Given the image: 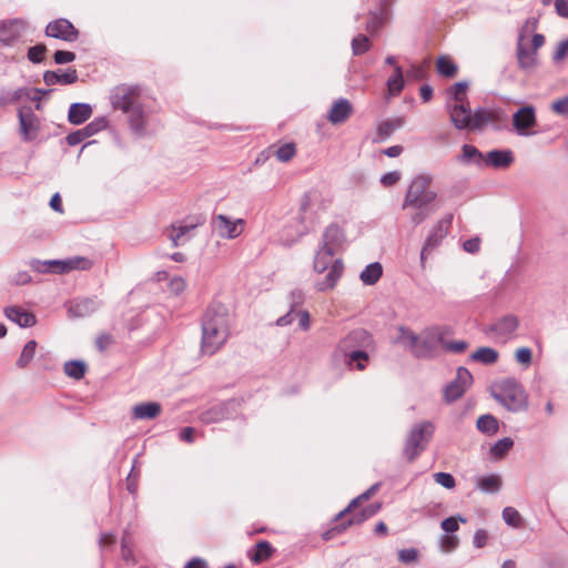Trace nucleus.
<instances>
[{"instance_id": "12", "label": "nucleus", "mask_w": 568, "mask_h": 568, "mask_svg": "<svg viewBox=\"0 0 568 568\" xmlns=\"http://www.w3.org/2000/svg\"><path fill=\"white\" fill-rule=\"evenodd\" d=\"M473 376L465 367H459L456 378L448 383L444 388V398L447 403H453L460 398L466 389L470 386Z\"/></svg>"}, {"instance_id": "16", "label": "nucleus", "mask_w": 568, "mask_h": 568, "mask_svg": "<svg viewBox=\"0 0 568 568\" xmlns=\"http://www.w3.org/2000/svg\"><path fill=\"white\" fill-rule=\"evenodd\" d=\"M27 23L21 19L0 21V44L12 47L26 32Z\"/></svg>"}, {"instance_id": "44", "label": "nucleus", "mask_w": 568, "mask_h": 568, "mask_svg": "<svg viewBox=\"0 0 568 568\" xmlns=\"http://www.w3.org/2000/svg\"><path fill=\"white\" fill-rule=\"evenodd\" d=\"M345 358L348 367L364 371L369 359L368 351H352V354L346 355Z\"/></svg>"}, {"instance_id": "29", "label": "nucleus", "mask_w": 568, "mask_h": 568, "mask_svg": "<svg viewBox=\"0 0 568 568\" xmlns=\"http://www.w3.org/2000/svg\"><path fill=\"white\" fill-rule=\"evenodd\" d=\"M93 263L91 260L84 256H72L65 260H58V268L55 274L69 273L73 270L88 271L92 267Z\"/></svg>"}, {"instance_id": "5", "label": "nucleus", "mask_w": 568, "mask_h": 568, "mask_svg": "<svg viewBox=\"0 0 568 568\" xmlns=\"http://www.w3.org/2000/svg\"><path fill=\"white\" fill-rule=\"evenodd\" d=\"M435 426L429 420L415 424L406 438L403 454L408 462L415 460L426 448L434 434Z\"/></svg>"}, {"instance_id": "48", "label": "nucleus", "mask_w": 568, "mask_h": 568, "mask_svg": "<svg viewBox=\"0 0 568 568\" xmlns=\"http://www.w3.org/2000/svg\"><path fill=\"white\" fill-rule=\"evenodd\" d=\"M514 440L510 437H504L497 440L489 449L490 455L495 458H503L513 448Z\"/></svg>"}, {"instance_id": "56", "label": "nucleus", "mask_w": 568, "mask_h": 568, "mask_svg": "<svg viewBox=\"0 0 568 568\" xmlns=\"http://www.w3.org/2000/svg\"><path fill=\"white\" fill-rule=\"evenodd\" d=\"M459 545V538L455 535H442L439 537V546L444 552L454 551Z\"/></svg>"}, {"instance_id": "38", "label": "nucleus", "mask_w": 568, "mask_h": 568, "mask_svg": "<svg viewBox=\"0 0 568 568\" xmlns=\"http://www.w3.org/2000/svg\"><path fill=\"white\" fill-rule=\"evenodd\" d=\"M398 336L395 339V343H398L403 345L405 348H407L412 355H414V349L416 347V344L418 342V334L413 332L410 328L406 326H399L397 328Z\"/></svg>"}, {"instance_id": "6", "label": "nucleus", "mask_w": 568, "mask_h": 568, "mask_svg": "<svg viewBox=\"0 0 568 568\" xmlns=\"http://www.w3.org/2000/svg\"><path fill=\"white\" fill-rule=\"evenodd\" d=\"M447 329L443 326H430L418 334V342L414 349V357L432 359L436 357L439 346L443 347Z\"/></svg>"}, {"instance_id": "24", "label": "nucleus", "mask_w": 568, "mask_h": 568, "mask_svg": "<svg viewBox=\"0 0 568 568\" xmlns=\"http://www.w3.org/2000/svg\"><path fill=\"white\" fill-rule=\"evenodd\" d=\"M78 72L73 68H69L65 71L62 70H48L43 73V81L48 87L55 85V84H62V85H69L73 84L78 81Z\"/></svg>"}, {"instance_id": "59", "label": "nucleus", "mask_w": 568, "mask_h": 568, "mask_svg": "<svg viewBox=\"0 0 568 568\" xmlns=\"http://www.w3.org/2000/svg\"><path fill=\"white\" fill-rule=\"evenodd\" d=\"M458 521L466 523V519L462 516H458L457 518L448 517L442 521L440 527L445 532L453 534V532L457 531L459 528Z\"/></svg>"}, {"instance_id": "33", "label": "nucleus", "mask_w": 568, "mask_h": 568, "mask_svg": "<svg viewBox=\"0 0 568 568\" xmlns=\"http://www.w3.org/2000/svg\"><path fill=\"white\" fill-rule=\"evenodd\" d=\"M135 419H153L161 413V405L156 402H146L138 404L132 409Z\"/></svg>"}, {"instance_id": "8", "label": "nucleus", "mask_w": 568, "mask_h": 568, "mask_svg": "<svg viewBox=\"0 0 568 568\" xmlns=\"http://www.w3.org/2000/svg\"><path fill=\"white\" fill-rule=\"evenodd\" d=\"M374 348L372 334L364 328L351 331L337 345V351L344 356L352 354V351H369Z\"/></svg>"}, {"instance_id": "35", "label": "nucleus", "mask_w": 568, "mask_h": 568, "mask_svg": "<svg viewBox=\"0 0 568 568\" xmlns=\"http://www.w3.org/2000/svg\"><path fill=\"white\" fill-rule=\"evenodd\" d=\"M495 119L496 115L493 111L485 108H477L474 113H471V123L468 129L481 130L488 123L494 122Z\"/></svg>"}, {"instance_id": "55", "label": "nucleus", "mask_w": 568, "mask_h": 568, "mask_svg": "<svg viewBox=\"0 0 568 568\" xmlns=\"http://www.w3.org/2000/svg\"><path fill=\"white\" fill-rule=\"evenodd\" d=\"M369 50V39L359 34L352 40V51L354 55H362Z\"/></svg>"}, {"instance_id": "21", "label": "nucleus", "mask_w": 568, "mask_h": 568, "mask_svg": "<svg viewBox=\"0 0 568 568\" xmlns=\"http://www.w3.org/2000/svg\"><path fill=\"white\" fill-rule=\"evenodd\" d=\"M343 272V261L341 258L334 260L333 264L324 272V277L315 282V288L318 292L333 290L342 277Z\"/></svg>"}, {"instance_id": "42", "label": "nucleus", "mask_w": 568, "mask_h": 568, "mask_svg": "<svg viewBox=\"0 0 568 568\" xmlns=\"http://www.w3.org/2000/svg\"><path fill=\"white\" fill-rule=\"evenodd\" d=\"M471 361L485 365L495 364L498 361V352L491 347H479L470 355Z\"/></svg>"}, {"instance_id": "39", "label": "nucleus", "mask_w": 568, "mask_h": 568, "mask_svg": "<svg viewBox=\"0 0 568 568\" xmlns=\"http://www.w3.org/2000/svg\"><path fill=\"white\" fill-rule=\"evenodd\" d=\"M383 275L382 264L378 262H373L365 266V268L359 274V280L365 285H374L378 282V280Z\"/></svg>"}, {"instance_id": "10", "label": "nucleus", "mask_w": 568, "mask_h": 568, "mask_svg": "<svg viewBox=\"0 0 568 568\" xmlns=\"http://www.w3.org/2000/svg\"><path fill=\"white\" fill-rule=\"evenodd\" d=\"M141 88L139 85L122 84L114 89L111 95V102L115 110L123 113L141 103Z\"/></svg>"}, {"instance_id": "53", "label": "nucleus", "mask_w": 568, "mask_h": 568, "mask_svg": "<svg viewBox=\"0 0 568 568\" xmlns=\"http://www.w3.org/2000/svg\"><path fill=\"white\" fill-rule=\"evenodd\" d=\"M30 266L33 271L38 273H53L55 274V268H58V260H49V261H40L32 260L30 262Z\"/></svg>"}, {"instance_id": "1", "label": "nucleus", "mask_w": 568, "mask_h": 568, "mask_svg": "<svg viewBox=\"0 0 568 568\" xmlns=\"http://www.w3.org/2000/svg\"><path fill=\"white\" fill-rule=\"evenodd\" d=\"M433 181L432 174L420 173L413 178L406 190L402 209L414 211L410 214V222L414 225L422 224L439 209L436 203L438 194L430 189Z\"/></svg>"}, {"instance_id": "11", "label": "nucleus", "mask_w": 568, "mask_h": 568, "mask_svg": "<svg viewBox=\"0 0 568 568\" xmlns=\"http://www.w3.org/2000/svg\"><path fill=\"white\" fill-rule=\"evenodd\" d=\"M211 225L220 237L232 240L242 234L244 221L242 219H230L224 214H217L212 217Z\"/></svg>"}, {"instance_id": "47", "label": "nucleus", "mask_w": 568, "mask_h": 568, "mask_svg": "<svg viewBox=\"0 0 568 568\" xmlns=\"http://www.w3.org/2000/svg\"><path fill=\"white\" fill-rule=\"evenodd\" d=\"M273 548L266 540H261L256 544L254 554L251 555V560L255 564H260L271 557Z\"/></svg>"}, {"instance_id": "13", "label": "nucleus", "mask_w": 568, "mask_h": 568, "mask_svg": "<svg viewBox=\"0 0 568 568\" xmlns=\"http://www.w3.org/2000/svg\"><path fill=\"white\" fill-rule=\"evenodd\" d=\"M536 124V109L532 105L521 106L513 114L514 129L520 136H530L535 134V132H531L530 129H532Z\"/></svg>"}, {"instance_id": "23", "label": "nucleus", "mask_w": 568, "mask_h": 568, "mask_svg": "<svg viewBox=\"0 0 568 568\" xmlns=\"http://www.w3.org/2000/svg\"><path fill=\"white\" fill-rule=\"evenodd\" d=\"M524 36L520 34L518 42H517V49H516V55L519 68L525 72H531L538 64V53L535 50L529 49L523 43Z\"/></svg>"}, {"instance_id": "43", "label": "nucleus", "mask_w": 568, "mask_h": 568, "mask_svg": "<svg viewBox=\"0 0 568 568\" xmlns=\"http://www.w3.org/2000/svg\"><path fill=\"white\" fill-rule=\"evenodd\" d=\"M467 89H468L467 81L456 82L447 90L448 101L452 102V100H453L454 103L468 102L467 93H466Z\"/></svg>"}, {"instance_id": "62", "label": "nucleus", "mask_w": 568, "mask_h": 568, "mask_svg": "<svg viewBox=\"0 0 568 568\" xmlns=\"http://www.w3.org/2000/svg\"><path fill=\"white\" fill-rule=\"evenodd\" d=\"M467 347H468V343L465 341L447 342L444 339V343H443V348L445 351L456 353V354L463 353Z\"/></svg>"}, {"instance_id": "26", "label": "nucleus", "mask_w": 568, "mask_h": 568, "mask_svg": "<svg viewBox=\"0 0 568 568\" xmlns=\"http://www.w3.org/2000/svg\"><path fill=\"white\" fill-rule=\"evenodd\" d=\"M345 242V234L343 230L337 224L328 225L322 236V245L323 247L333 251L334 253L343 245Z\"/></svg>"}, {"instance_id": "36", "label": "nucleus", "mask_w": 568, "mask_h": 568, "mask_svg": "<svg viewBox=\"0 0 568 568\" xmlns=\"http://www.w3.org/2000/svg\"><path fill=\"white\" fill-rule=\"evenodd\" d=\"M382 484L375 483L372 485L367 490L358 495L356 498H354L346 508L341 510L336 516L335 520H341L343 517H345L347 514L352 511V509L356 508L359 503L368 500L379 488Z\"/></svg>"}, {"instance_id": "50", "label": "nucleus", "mask_w": 568, "mask_h": 568, "mask_svg": "<svg viewBox=\"0 0 568 568\" xmlns=\"http://www.w3.org/2000/svg\"><path fill=\"white\" fill-rule=\"evenodd\" d=\"M457 64L448 57H439L437 60V71L440 75L453 78L457 73Z\"/></svg>"}, {"instance_id": "46", "label": "nucleus", "mask_w": 568, "mask_h": 568, "mask_svg": "<svg viewBox=\"0 0 568 568\" xmlns=\"http://www.w3.org/2000/svg\"><path fill=\"white\" fill-rule=\"evenodd\" d=\"M64 374L74 379H81L87 372V364L83 361H69L63 367Z\"/></svg>"}, {"instance_id": "20", "label": "nucleus", "mask_w": 568, "mask_h": 568, "mask_svg": "<svg viewBox=\"0 0 568 568\" xmlns=\"http://www.w3.org/2000/svg\"><path fill=\"white\" fill-rule=\"evenodd\" d=\"M447 109L450 115V121L458 130H465L471 123V110L469 102L452 103L447 101Z\"/></svg>"}, {"instance_id": "40", "label": "nucleus", "mask_w": 568, "mask_h": 568, "mask_svg": "<svg viewBox=\"0 0 568 568\" xmlns=\"http://www.w3.org/2000/svg\"><path fill=\"white\" fill-rule=\"evenodd\" d=\"M335 254L333 251L321 246L314 257V271L318 274L324 273L333 264Z\"/></svg>"}, {"instance_id": "9", "label": "nucleus", "mask_w": 568, "mask_h": 568, "mask_svg": "<svg viewBox=\"0 0 568 568\" xmlns=\"http://www.w3.org/2000/svg\"><path fill=\"white\" fill-rule=\"evenodd\" d=\"M19 134L23 142L34 141L41 131V120L30 106L18 110Z\"/></svg>"}, {"instance_id": "52", "label": "nucleus", "mask_w": 568, "mask_h": 568, "mask_svg": "<svg viewBox=\"0 0 568 568\" xmlns=\"http://www.w3.org/2000/svg\"><path fill=\"white\" fill-rule=\"evenodd\" d=\"M108 119L104 116L95 118L90 123H88L84 128H82L83 133L87 138H90L100 131L106 129L108 126Z\"/></svg>"}, {"instance_id": "51", "label": "nucleus", "mask_w": 568, "mask_h": 568, "mask_svg": "<svg viewBox=\"0 0 568 568\" xmlns=\"http://www.w3.org/2000/svg\"><path fill=\"white\" fill-rule=\"evenodd\" d=\"M36 349H37V342L33 339L29 341L24 345L19 358L17 359V365L22 368L26 367L27 365H29L30 362L34 357Z\"/></svg>"}, {"instance_id": "34", "label": "nucleus", "mask_w": 568, "mask_h": 568, "mask_svg": "<svg viewBox=\"0 0 568 568\" xmlns=\"http://www.w3.org/2000/svg\"><path fill=\"white\" fill-rule=\"evenodd\" d=\"M22 98H29V89L18 88L10 90L8 88L0 89V109L19 102Z\"/></svg>"}, {"instance_id": "30", "label": "nucleus", "mask_w": 568, "mask_h": 568, "mask_svg": "<svg viewBox=\"0 0 568 568\" xmlns=\"http://www.w3.org/2000/svg\"><path fill=\"white\" fill-rule=\"evenodd\" d=\"M93 109L89 103H72L68 112V121L73 125H80L91 118Z\"/></svg>"}, {"instance_id": "54", "label": "nucleus", "mask_w": 568, "mask_h": 568, "mask_svg": "<svg viewBox=\"0 0 568 568\" xmlns=\"http://www.w3.org/2000/svg\"><path fill=\"white\" fill-rule=\"evenodd\" d=\"M503 519L504 521L514 528H518L521 526V516L517 509L514 507H505L503 509Z\"/></svg>"}, {"instance_id": "57", "label": "nucleus", "mask_w": 568, "mask_h": 568, "mask_svg": "<svg viewBox=\"0 0 568 568\" xmlns=\"http://www.w3.org/2000/svg\"><path fill=\"white\" fill-rule=\"evenodd\" d=\"M295 153L296 149L293 143H285L275 151L276 159L280 162H288Z\"/></svg>"}, {"instance_id": "17", "label": "nucleus", "mask_w": 568, "mask_h": 568, "mask_svg": "<svg viewBox=\"0 0 568 568\" xmlns=\"http://www.w3.org/2000/svg\"><path fill=\"white\" fill-rule=\"evenodd\" d=\"M45 34L67 42H73L79 38V31L67 19H57L47 24Z\"/></svg>"}, {"instance_id": "64", "label": "nucleus", "mask_w": 568, "mask_h": 568, "mask_svg": "<svg viewBox=\"0 0 568 568\" xmlns=\"http://www.w3.org/2000/svg\"><path fill=\"white\" fill-rule=\"evenodd\" d=\"M515 357L518 363L528 366L532 359V352L528 347H520L516 351Z\"/></svg>"}, {"instance_id": "28", "label": "nucleus", "mask_w": 568, "mask_h": 568, "mask_svg": "<svg viewBox=\"0 0 568 568\" xmlns=\"http://www.w3.org/2000/svg\"><path fill=\"white\" fill-rule=\"evenodd\" d=\"M6 317L16 323L19 327L27 328L32 327L37 323L36 315L27 312L20 306H9L4 310Z\"/></svg>"}, {"instance_id": "49", "label": "nucleus", "mask_w": 568, "mask_h": 568, "mask_svg": "<svg viewBox=\"0 0 568 568\" xmlns=\"http://www.w3.org/2000/svg\"><path fill=\"white\" fill-rule=\"evenodd\" d=\"M463 154H462V161L466 163H477L483 164L484 163V154L474 145L464 144L462 148Z\"/></svg>"}, {"instance_id": "22", "label": "nucleus", "mask_w": 568, "mask_h": 568, "mask_svg": "<svg viewBox=\"0 0 568 568\" xmlns=\"http://www.w3.org/2000/svg\"><path fill=\"white\" fill-rule=\"evenodd\" d=\"M381 508H382L381 503H373V504L368 505L367 507L363 508L362 510L353 514L348 519L336 525L332 530L342 532L353 525H361L368 518L376 515L381 510Z\"/></svg>"}, {"instance_id": "61", "label": "nucleus", "mask_w": 568, "mask_h": 568, "mask_svg": "<svg viewBox=\"0 0 568 568\" xmlns=\"http://www.w3.org/2000/svg\"><path fill=\"white\" fill-rule=\"evenodd\" d=\"M550 109L558 115H568V95L555 100Z\"/></svg>"}, {"instance_id": "7", "label": "nucleus", "mask_w": 568, "mask_h": 568, "mask_svg": "<svg viewBox=\"0 0 568 568\" xmlns=\"http://www.w3.org/2000/svg\"><path fill=\"white\" fill-rule=\"evenodd\" d=\"M518 326V317L514 314H507L497 318L494 323L485 326L483 332L494 342L507 343L515 336Z\"/></svg>"}, {"instance_id": "60", "label": "nucleus", "mask_w": 568, "mask_h": 568, "mask_svg": "<svg viewBox=\"0 0 568 568\" xmlns=\"http://www.w3.org/2000/svg\"><path fill=\"white\" fill-rule=\"evenodd\" d=\"M47 51V47L44 44H37L28 50V59L32 63H40L43 59V54Z\"/></svg>"}, {"instance_id": "3", "label": "nucleus", "mask_w": 568, "mask_h": 568, "mask_svg": "<svg viewBox=\"0 0 568 568\" xmlns=\"http://www.w3.org/2000/svg\"><path fill=\"white\" fill-rule=\"evenodd\" d=\"M491 397L510 413L526 412L529 407V395L523 384L514 377L495 383L490 388Z\"/></svg>"}, {"instance_id": "41", "label": "nucleus", "mask_w": 568, "mask_h": 568, "mask_svg": "<svg viewBox=\"0 0 568 568\" xmlns=\"http://www.w3.org/2000/svg\"><path fill=\"white\" fill-rule=\"evenodd\" d=\"M476 426L480 433L491 436L498 432L499 422L491 414H485L478 417Z\"/></svg>"}, {"instance_id": "4", "label": "nucleus", "mask_w": 568, "mask_h": 568, "mask_svg": "<svg viewBox=\"0 0 568 568\" xmlns=\"http://www.w3.org/2000/svg\"><path fill=\"white\" fill-rule=\"evenodd\" d=\"M320 197L321 194L316 191L308 192L302 197L297 220L285 226L280 234V243L283 246L291 247L308 232V226L305 223L306 213L313 203Z\"/></svg>"}, {"instance_id": "32", "label": "nucleus", "mask_w": 568, "mask_h": 568, "mask_svg": "<svg viewBox=\"0 0 568 568\" xmlns=\"http://www.w3.org/2000/svg\"><path fill=\"white\" fill-rule=\"evenodd\" d=\"M405 120L402 116L386 119L377 125V141H386L395 131L403 128Z\"/></svg>"}, {"instance_id": "18", "label": "nucleus", "mask_w": 568, "mask_h": 568, "mask_svg": "<svg viewBox=\"0 0 568 568\" xmlns=\"http://www.w3.org/2000/svg\"><path fill=\"white\" fill-rule=\"evenodd\" d=\"M452 222L453 214H446L430 227L428 236L424 243V251H433L440 245L443 240L448 234Z\"/></svg>"}, {"instance_id": "15", "label": "nucleus", "mask_w": 568, "mask_h": 568, "mask_svg": "<svg viewBox=\"0 0 568 568\" xmlns=\"http://www.w3.org/2000/svg\"><path fill=\"white\" fill-rule=\"evenodd\" d=\"M101 306L98 297H79L65 304L70 318H82L92 315Z\"/></svg>"}, {"instance_id": "45", "label": "nucleus", "mask_w": 568, "mask_h": 568, "mask_svg": "<svg viewBox=\"0 0 568 568\" xmlns=\"http://www.w3.org/2000/svg\"><path fill=\"white\" fill-rule=\"evenodd\" d=\"M387 88L392 95H397L404 88L403 70L399 65H395L393 74L387 80Z\"/></svg>"}, {"instance_id": "37", "label": "nucleus", "mask_w": 568, "mask_h": 568, "mask_svg": "<svg viewBox=\"0 0 568 568\" xmlns=\"http://www.w3.org/2000/svg\"><path fill=\"white\" fill-rule=\"evenodd\" d=\"M195 225L172 224L169 237L173 246H180L189 240V234L194 230Z\"/></svg>"}, {"instance_id": "25", "label": "nucleus", "mask_w": 568, "mask_h": 568, "mask_svg": "<svg viewBox=\"0 0 568 568\" xmlns=\"http://www.w3.org/2000/svg\"><path fill=\"white\" fill-rule=\"evenodd\" d=\"M514 162V153L509 149L491 150L484 156V164L494 169H506Z\"/></svg>"}, {"instance_id": "19", "label": "nucleus", "mask_w": 568, "mask_h": 568, "mask_svg": "<svg viewBox=\"0 0 568 568\" xmlns=\"http://www.w3.org/2000/svg\"><path fill=\"white\" fill-rule=\"evenodd\" d=\"M124 113L128 116V123L132 134L138 139L145 138L148 135V115L143 104L139 103Z\"/></svg>"}, {"instance_id": "63", "label": "nucleus", "mask_w": 568, "mask_h": 568, "mask_svg": "<svg viewBox=\"0 0 568 568\" xmlns=\"http://www.w3.org/2000/svg\"><path fill=\"white\" fill-rule=\"evenodd\" d=\"M57 64H65L75 60V53L71 51L58 50L53 55Z\"/></svg>"}, {"instance_id": "14", "label": "nucleus", "mask_w": 568, "mask_h": 568, "mask_svg": "<svg viewBox=\"0 0 568 568\" xmlns=\"http://www.w3.org/2000/svg\"><path fill=\"white\" fill-rule=\"evenodd\" d=\"M240 407L237 399L219 403L201 414V420L206 424L219 423L231 418Z\"/></svg>"}, {"instance_id": "27", "label": "nucleus", "mask_w": 568, "mask_h": 568, "mask_svg": "<svg viewBox=\"0 0 568 568\" xmlns=\"http://www.w3.org/2000/svg\"><path fill=\"white\" fill-rule=\"evenodd\" d=\"M353 106L347 99L341 98L335 101L327 113V119L332 124L345 122L352 114Z\"/></svg>"}, {"instance_id": "31", "label": "nucleus", "mask_w": 568, "mask_h": 568, "mask_svg": "<svg viewBox=\"0 0 568 568\" xmlns=\"http://www.w3.org/2000/svg\"><path fill=\"white\" fill-rule=\"evenodd\" d=\"M475 485L484 494H497L503 487V479L499 474H489L476 478Z\"/></svg>"}, {"instance_id": "2", "label": "nucleus", "mask_w": 568, "mask_h": 568, "mask_svg": "<svg viewBox=\"0 0 568 568\" xmlns=\"http://www.w3.org/2000/svg\"><path fill=\"white\" fill-rule=\"evenodd\" d=\"M229 337V318L223 306H211L202 320L201 349L213 355L223 346Z\"/></svg>"}, {"instance_id": "58", "label": "nucleus", "mask_w": 568, "mask_h": 568, "mask_svg": "<svg viewBox=\"0 0 568 568\" xmlns=\"http://www.w3.org/2000/svg\"><path fill=\"white\" fill-rule=\"evenodd\" d=\"M434 480L436 484L443 486L446 489H453L456 486L455 478L449 473H444V471L435 473Z\"/></svg>"}]
</instances>
